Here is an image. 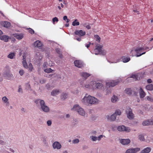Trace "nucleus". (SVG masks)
I'll return each mask as SVG.
<instances>
[{"mask_svg":"<svg viewBox=\"0 0 153 153\" xmlns=\"http://www.w3.org/2000/svg\"><path fill=\"white\" fill-rule=\"evenodd\" d=\"M72 111L77 112L78 114L83 117L85 115V111L84 109L82 108L79 104L74 105L73 107L71 109Z\"/></svg>","mask_w":153,"mask_h":153,"instance_id":"nucleus-1","label":"nucleus"},{"mask_svg":"<svg viewBox=\"0 0 153 153\" xmlns=\"http://www.w3.org/2000/svg\"><path fill=\"white\" fill-rule=\"evenodd\" d=\"M35 102L37 104H40L41 109L43 111L46 113L48 112L49 111V108L46 105L43 100L38 99L36 100L35 101Z\"/></svg>","mask_w":153,"mask_h":153,"instance_id":"nucleus-2","label":"nucleus"},{"mask_svg":"<svg viewBox=\"0 0 153 153\" xmlns=\"http://www.w3.org/2000/svg\"><path fill=\"white\" fill-rule=\"evenodd\" d=\"M90 85L92 86V89L94 90L96 89L101 90L103 87V85L101 83H97L95 81L90 82Z\"/></svg>","mask_w":153,"mask_h":153,"instance_id":"nucleus-3","label":"nucleus"},{"mask_svg":"<svg viewBox=\"0 0 153 153\" xmlns=\"http://www.w3.org/2000/svg\"><path fill=\"white\" fill-rule=\"evenodd\" d=\"M100 101L94 97L88 95V105L98 104Z\"/></svg>","mask_w":153,"mask_h":153,"instance_id":"nucleus-4","label":"nucleus"},{"mask_svg":"<svg viewBox=\"0 0 153 153\" xmlns=\"http://www.w3.org/2000/svg\"><path fill=\"white\" fill-rule=\"evenodd\" d=\"M144 48L143 47H139L137 48L134 51H132V52H136L137 53L136 56L138 57L145 53L146 52H144Z\"/></svg>","mask_w":153,"mask_h":153,"instance_id":"nucleus-5","label":"nucleus"},{"mask_svg":"<svg viewBox=\"0 0 153 153\" xmlns=\"http://www.w3.org/2000/svg\"><path fill=\"white\" fill-rule=\"evenodd\" d=\"M121 79L117 80L116 81L113 80H110L107 81L106 82V85L107 87H113L117 85L119 82L121 81Z\"/></svg>","mask_w":153,"mask_h":153,"instance_id":"nucleus-6","label":"nucleus"},{"mask_svg":"<svg viewBox=\"0 0 153 153\" xmlns=\"http://www.w3.org/2000/svg\"><path fill=\"white\" fill-rule=\"evenodd\" d=\"M52 146L53 149L56 150H60L62 147L61 143L57 141L54 142L52 143Z\"/></svg>","mask_w":153,"mask_h":153,"instance_id":"nucleus-7","label":"nucleus"},{"mask_svg":"<svg viewBox=\"0 0 153 153\" xmlns=\"http://www.w3.org/2000/svg\"><path fill=\"white\" fill-rule=\"evenodd\" d=\"M127 117L130 120L133 119L134 117V114L132 113L131 109L130 108H127L126 111Z\"/></svg>","mask_w":153,"mask_h":153,"instance_id":"nucleus-8","label":"nucleus"},{"mask_svg":"<svg viewBox=\"0 0 153 153\" xmlns=\"http://www.w3.org/2000/svg\"><path fill=\"white\" fill-rule=\"evenodd\" d=\"M2 102L5 105L6 107L8 108L10 105L9 99L6 96H4L2 98Z\"/></svg>","mask_w":153,"mask_h":153,"instance_id":"nucleus-9","label":"nucleus"},{"mask_svg":"<svg viewBox=\"0 0 153 153\" xmlns=\"http://www.w3.org/2000/svg\"><path fill=\"white\" fill-rule=\"evenodd\" d=\"M140 150L139 148H131L127 149L125 153H137Z\"/></svg>","mask_w":153,"mask_h":153,"instance_id":"nucleus-10","label":"nucleus"},{"mask_svg":"<svg viewBox=\"0 0 153 153\" xmlns=\"http://www.w3.org/2000/svg\"><path fill=\"white\" fill-rule=\"evenodd\" d=\"M81 102L85 105H88V95L86 94L81 100Z\"/></svg>","mask_w":153,"mask_h":153,"instance_id":"nucleus-11","label":"nucleus"},{"mask_svg":"<svg viewBox=\"0 0 153 153\" xmlns=\"http://www.w3.org/2000/svg\"><path fill=\"white\" fill-rule=\"evenodd\" d=\"M117 129L119 131H125L127 132H129L130 131L129 128L123 125L119 126L117 127Z\"/></svg>","mask_w":153,"mask_h":153,"instance_id":"nucleus-12","label":"nucleus"},{"mask_svg":"<svg viewBox=\"0 0 153 153\" xmlns=\"http://www.w3.org/2000/svg\"><path fill=\"white\" fill-rule=\"evenodd\" d=\"M120 142L123 145L128 144L131 142V140L128 139H119Z\"/></svg>","mask_w":153,"mask_h":153,"instance_id":"nucleus-13","label":"nucleus"},{"mask_svg":"<svg viewBox=\"0 0 153 153\" xmlns=\"http://www.w3.org/2000/svg\"><path fill=\"white\" fill-rule=\"evenodd\" d=\"M103 137V136L102 135H100L97 137L92 135L90 137V138L92 141L96 142L97 140L100 141L101 139Z\"/></svg>","mask_w":153,"mask_h":153,"instance_id":"nucleus-14","label":"nucleus"},{"mask_svg":"<svg viewBox=\"0 0 153 153\" xmlns=\"http://www.w3.org/2000/svg\"><path fill=\"white\" fill-rule=\"evenodd\" d=\"M102 45H97L95 49L94 50L93 53L95 55L99 54L100 52V49L102 48Z\"/></svg>","mask_w":153,"mask_h":153,"instance_id":"nucleus-15","label":"nucleus"},{"mask_svg":"<svg viewBox=\"0 0 153 153\" xmlns=\"http://www.w3.org/2000/svg\"><path fill=\"white\" fill-rule=\"evenodd\" d=\"M3 76L7 79H10L13 76V75L9 71H6L4 72Z\"/></svg>","mask_w":153,"mask_h":153,"instance_id":"nucleus-16","label":"nucleus"},{"mask_svg":"<svg viewBox=\"0 0 153 153\" xmlns=\"http://www.w3.org/2000/svg\"><path fill=\"white\" fill-rule=\"evenodd\" d=\"M76 35H78L79 36H84L85 34V32L82 30H76L74 32Z\"/></svg>","mask_w":153,"mask_h":153,"instance_id":"nucleus-17","label":"nucleus"},{"mask_svg":"<svg viewBox=\"0 0 153 153\" xmlns=\"http://www.w3.org/2000/svg\"><path fill=\"white\" fill-rule=\"evenodd\" d=\"M106 118L108 120L113 121L115 120L116 116L115 114H113L111 115H107L106 116Z\"/></svg>","mask_w":153,"mask_h":153,"instance_id":"nucleus-18","label":"nucleus"},{"mask_svg":"<svg viewBox=\"0 0 153 153\" xmlns=\"http://www.w3.org/2000/svg\"><path fill=\"white\" fill-rule=\"evenodd\" d=\"M42 55L39 52H36L35 55V59L36 61L38 62L42 60Z\"/></svg>","mask_w":153,"mask_h":153,"instance_id":"nucleus-19","label":"nucleus"},{"mask_svg":"<svg viewBox=\"0 0 153 153\" xmlns=\"http://www.w3.org/2000/svg\"><path fill=\"white\" fill-rule=\"evenodd\" d=\"M74 63L75 66L78 68H81L83 66V63L80 60H76Z\"/></svg>","mask_w":153,"mask_h":153,"instance_id":"nucleus-20","label":"nucleus"},{"mask_svg":"<svg viewBox=\"0 0 153 153\" xmlns=\"http://www.w3.org/2000/svg\"><path fill=\"white\" fill-rule=\"evenodd\" d=\"M142 124L143 126L153 125V119L147 120L143 122Z\"/></svg>","mask_w":153,"mask_h":153,"instance_id":"nucleus-21","label":"nucleus"},{"mask_svg":"<svg viewBox=\"0 0 153 153\" xmlns=\"http://www.w3.org/2000/svg\"><path fill=\"white\" fill-rule=\"evenodd\" d=\"M119 99L120 97L119 96L114 95L111 97V101L112 102L115 103L118 102Z\"/></svg>","mask_w":153,"mask_h":153,"instance_id":"nucleus-22","label":"nucleus"},{"mask_svg":"<svg viewBox=\"0 0 153 153\" xmlns=\"http://www.w3.org/2000/svg\"><path fill=\"white\" fill-rule=\"evenodd\" d=\"M80 75L83 79H86L88 77L90 76L91 74L87 72H82L80 73Z\"/></svg>","mask_w":153,"mask_h":153,"instance_id":"nucleus-23","label":"nucleus"},{"mask_svg":"<svg viewBox=\"0 0 153 153\" xmlns=\"http://www.w3.org/2000/svg\"><path fill=\"white\" fill-rule=\"evenodd\" d=\"M13 36L18 40H20L23 37V35L22 34L16 33L13 34Z\"/></svg>","mask_w":153,"mask_h":153,"instance_id":"nucleus-24","label":"nucleus"},{"mask_svg":"<svg viewBox=\"0 0 153 153\" xmlns=\"http://www.w3.org/2000/svg\"><path fill=\"white\" fill-rule=\"evenodd\" d=\"M9 38V37L8 36L5 35H2L0 36L1 40L6 42H8Z\"/></svg>","mask_w":153,"mask_h":153,"instance_id":"nucleus-25","label":"nucleus"},{"mask_svg":"<svg viewBox=\"0 0 153 153\" xmlns=\"http://www.w3.org/2000/svg\"><path fill=\"white\" fill-rule=\"evenodd\" d=\"M0 24L2 26L6 28L9 27L10 25V23L7 22H0Z\"/></svg>","mask_w":153,"mask_h":153,"instance_id":"nucleus-26","label":"nucleus"},{"mask_svg":"<svg viewBox=\"0 0 153 153\" xmlns=\"http://www.w3.org/2000/svg\"><path fill=\"white\" fill-rule=\"evenodd\" d=\"M151 150V148L147 147L143 149L140 152L141 153H149Z\"/></svg>","mask_w":153,"mask_h":153,"instance_id":"nucleus-27","label":"nucleus"},{"mask_svg":"<svg viewBox=\"0 0 153 153\" xmlns=\"http://www.w3.org/2000/svg\"><path fill=\"white\" fill-rule=\"evenodd\" d=\"M145 142L147 143H149L150 142H153V137L151 136H147L145 139Z\"/></svg>","mask_w":153,"mask_h":153,"instance_id":"nucleus-28","label":"nucleus"},{"mask_svg":"<svg viewBox=\"0 0 153 153\" xmlns=\"http://www.w3.org/2000/svg\"><path fill=\"white\" fill-rule=\"evenodd\" d=\"M138 140L142 141H145V139L144 137V135L142 134H139L138 136Z\"/></svg>","mask_w":153,"mask_h":153,"instance_id":"nucleus-29","label":"nucleus"},{"mask_svg":"<svg viewBox=\"0 0 153 153\" xmlns=\"http://www.w3.org/2000/svg\"><path fill=\"white\" fill-rule=\"evenodd\" d=\"M139 92L140 98H143L145 97V93L141 88H140Z\"/></svg>","mask_w":153,"mask_h":153,"instance_id":"nucleus-30","label":"nucleus"},{"mask_svg":"<svg viewBox=\"0 0 153 153\" xmlns=\"http://www.w3.org/2000/svg\"><path fill=\"white\" fill-rule=\"evenodd\" d=\"M42 43L40 41L37 40L33 44L34 46L35 47H39L42 45Z\"/></svg>","mask_w":153,"mask_h":153,"instance_id":"nucleus-31","label":"nucleus"},{"mask_svg":"<svg viewBox=\"0 0 153 153\" xmlns=\"http://www.w3.org/2000/svg\"><path fill=\"white\" fill-rule=\"evenodd\" d=\"M60 91L58 89L53 90L51 93V94L53 96L56 95L60 93Z\"/></svg>","mask_w":153,"mask_h":153,"instance_id":"nucleus-32","label":"nucleus"},{"mask_svg":"<svg viewBox=\"0 0 153 153\" xmlns=\"http://www.w3.org/2000/svg\"><path fill=\"white\" fill-rule=\"evenodd\" d=\"M24 57H25V59L27 61H29L30 59V56L27 53H25V54L23 56V59H24Z\"/></svg>","mask_w":153,"mask_h":153,"instance_id":"nucleus-33","label":"nucleus"},{"mask_svg":"<svg viewBox=\"0 0 153 153\" xmlns=\"http://www.w3.org/2000/svg\"><path fill=\"white\" fill-rule=\"evenodd\" d=\"M25 57H24V59H22V63L23 65V67L26 68H28V66L27 65V64L26 62V60L25 59Z\"/></svg>","mask_w":153,"mask_h":153,"instance_id":"nucleus-34","label":"nucleus"},{"mask_svg":"<svg viewBox=\"0 0 153 153\" xmlns=\"http://www.w3.org/2000/svg\"><path fill=\"white\" fill-rule=\"evenodd\" d=\"M122 61L124 63L127 62H129L130 60V58L129 57H127L125 56H123L122 57Z\"/></svg>","mask_w":153,"mask_h":153,"instance_id":"nucleus-35","label":"nucleus"},{"mask_svg":"<svg viewBox=\"0 0 153 153\" xmlns=\"http://www.w3.org/2000/svg\"><path fill=\"white\" fill-rule=\"evenodd\" d=\"M79 22L78 20L76 19L72 22V25L74 26H77L79 25Z\"/></svg>","mask_w":153,"mask_h":153,"instance_id":"nucleus-36","label":"nucleus"},{"mask_svg":"<svg viewBox=\"0 0 153 153\" xmlns=\"http://www.w3.org/2000/svg\"><path fill=\"white\" fill-rule=\"evenodd\" d=\"M83 87L86 88L91 89H92V86L90 84L89 85L88 83L84 84L82 86Z\"/></svg>","mask_w":153,"mask_h":153,"instance_id":"nucleus-37","label":"nucleus"},{"mask_svg":"<svg viewBox=\"0 0 153 153\" xmlns=\"http://www.w3.org/2000/svg\"><path fill=\"white\" fill-rule=\"evenodd\" d=\"M146 89L148 90L152 91L153 90V85L150 84L146 87Z\"/></svg>","mask_w":153,"mask_h":153,"instance_id":"nucleus-38","label":"nucleus"},{"mask_svg":"<svg viewBox=\"0 0 153 153\" xmlns=\"http://www.w3.org/2000/svg\"><path fill=\"white\" fill-rule=\"evenodd\" d=\"M15 53H9L7 57L8 58L11 59H13L15 57Z\"/></svg>","mask_w":153,"mask_h":153,"instance_id":"nucleus-39","label":"nucleus"},{"mask_svg":"<svg viewBox=\"0 0 153 153\" xmlns=\"http://www.w3.org/2000/svg\"><path fill=\"white\" fill-rule=\"evenodd\" d=\"M117 116H120L121 114V112L120 110L117 109L116 110L115 112L114 113Z\"/></svg>","mask_w":153,"mask_h":153,"instance_id":"nucleus-40","label":"nucleus"},{"mask_svg":"<svg viewBox=\"0 0 153 153\" xmlns=\"http://www.w3.org/2000/svg\"><path fill=\"white\" fill-rule=\"evenodd\" d=\"M82 26L85 27L88 29H91V27L87 23H83L82 24Z\"/></svg>","mask_w":153,"mask_h":153,"instance_id":"nucleus-41","label":"nucleus"},{"mask_svg":"<svg viewBox=\"0 0 153 153\" xmlns=\"http://www.w3.org/2000/svg\"><path fill=\"white\" fill-rule=\"evenodd\" d=\"M138 74H133L131 76L130 78H133L134 80H138Z\"/></svg>","mask_w":153,"mask_h":153,"instance_id":"nucleus-42","label":"nucleus"},{"mask_svg":"<svg viewBox=\"0 0 153 153\" xmlns=\"http://www.w3.org/2000/svg\"><path fill=\"white\" fill-rule=\"evenodd\" d=\"M125 92L128 94H131V91L130 88H126L125 90Z\"/></svg>","mask_w":153,"mask_h":153,"instance_id":"nucleus-43","label":"nucleus"},{"mask_svg":"<svg viewBox=\"0 0 153 153\" xmlns=\"http://www.w3.org/2000/svg\"><path fill=\"white\" fill-rule=\"evenodd\" d=\"M53 70H52L51 68H47L44 70V71L47 73H50L51 72H53Z\"/></svg>","mask_w":153,"mask_h":153,"instance_id":"nucleus-44","label":"nucleus"},{"mask_svg":"<svg viewBox=\"0 0 153 153\" xmlns=\"http://www.w3.org/2000/svg\"><path fill=\"white\" fill-rule=\"evenodd\" d=\"M106 51L104 50H103L101 48L100 50V52L99 54L102 55H105L106 53Z\"/></svg>","mask_w":153,"mask_h":153,"instance_id":"nucleus-45","label":"nucleus"},{"mask_svg":"<svg viewBox=\"0 0 153 153\" xmlns=\"http://www.w3.org/2000/svg\"><path fill=\"white\" fill-rule=\"evenodd\" d=\"M96 40L98 42H100V38L98 35H95L94 36Z\"/></svg>","mask_w":153,"mask_h":153,"instance_id":"nucleus-46","label":"nucleus"},{"mask_svg":"<svg viewBox=\"0 0 153 153\" xmlns=\"http://www.w3.org/2000/svg\"><path fill=\"white\" fill-rule=\"evenodd\" d=\"M67 97V94L66 93H63L62 95L61 98L63 100H65Z\"/></svg>","mask_w":153,"mask_h":153,"instance_id":"nucleus-47","label":"nucleus"},{"mask_svg":"<svg viewBox=\"0 0 153 153\" xmlns=\"http://www.w3.org/2000/svg\"><path fill=\"white\" fill-rule=\"evenodd\" d=\"M79 141L78 139L76 138L72 140V143L74 144H76L78 143Z\"/></svg>","mask_w":153,"mask_h":153,"instance_id":"nucleus-48","label":"nucleus"},{"mask_svg":"<svg viewBox=\"0 0 153 153\" xmlns=\"http://www.w3.org/2000/svg\"><path fill=\"white\" fill-rule=\"evenodd\" d=\"M28 66V68H28L30 71H32L33 70V67L32 64L30 63Z\"/></svg>","mask_w":153,"mask_h":153,"instance_id":"nucleus-49","label":"nucleus"},{"mask_svg":"<svg viewBox=\"0 0 153 153\" xmlns=\"http://www.w3.org/2000/svg\"><path fill=\"white\" fill-rule=\"evenodd\" d=\"M120 61V59H116V60L114 61H113V62H110V61H109L108 60V62L110 63H117V62H119Z\"/></svg>","mask_w":153,"mask_h":153,"instance_id":"nucleus-50","label":"nucleus"},{"mask_svg":"<svg viewBox=\"0 0 153 153\" xmlns=\"http://www.w3.org/2000/svg\"><path fill=\"white\" fill-rule=\"evenodd\" d=\"M53 23L55 24V22H57L58 21V19L56 17H55L52 19Z\"/></svg>","mask_w":153,"mask_h":153,"instance_id":"nucleus-51","label":"nucleus"},{"mask_svg":"<svg viewBox=\"0 0 153 153\" xmlns=\"http://www.w3.org/2000/svg\"><path fill=\"white\" fill-rule=\"evenodd\" d=\"M147 100L153 102V98L150 96H147L146 97Z\"/></svg>","mask_w":153,"mask_h":153,"instance_id":"nucleus-52","label":"nucleus"},{"mask_svg":"<svg viewBox=\"0 0 153 153\" xmlns=\"http://www.w3.org/2000/svg\"><path fill=\"white\" fill-rule=\"evenodd\" d=\"M63 19L64 20H65V21L66 20L67 23H68L70 21V20L69 19H68L67 17L66 16H65L63 17Z\"/></svg>","mask_w":153,"mask_h":153,"instance_id":"nucleus-53","label":"nucleus"},{"mask_svg":"<svg viewBox=\"0 0 153 153\" xmlns=\"http://www.w3.org/2000/svg\"><path fill=\"white\" fill-rule=\"evenodd\" d=\"M49 58H48V59H47L46 60L47 61H49V63L48 64V65L50 66H51L53 65V63L52 61H49Z\"/></svg>","mask_w":153,"mask_h":153,"instance_id":"nucleus-54","label":"nucleus"},{"mask_svg":"<svg viewBox=\"0 0 153 153\" xmlns=\"http://www.w3.org/2000/svg\"><path fill=\"white\" fill-rule=\"evenodd\" d=\"M111 91L110 88H107L105 91L106 94H108L111 93Z\"/></svg>","mask_w":153,"mask_h":153,"instance_id":"nucleus-55","label":"nucleus"},{"mask_svg":"<svg viewBox=\"0 0 153 153\" xmlns=\"http://www.w3.org/2000/svg\"><path fill=\"white\" fill-rule=\"evenodd\" d=\"M134 51V50H132L131 52H130V54H131V55L134 56H136V54H137V53H136V52H132V51Z\"/></svg>","mask_w":153,"mask_h":153,"instance_id":"nucleus-56","label":"nucleus"},{"mask_svg":"<svg viewBox=\"0 0 153 153\" xmlns=\"http://www.w3.org/2000/svg\"><path fill=\"white\" fill-rule=\"evenodd\" d=\"M19 73L21 76H22L24 74L25 72L23 70L21 69L19 71Z\"/></svg>","mask_w":153,"mask_h":153,"instance_id":"nucleus-57","label":"nucleus"},{"mask_svg":"<svg viewBox=\"0 0 153 153\" xmlns=\"http://www.w3.org/2000/svg\"><path fill=\"white\" fill-rule=\"evenodd\" d=\"M25 86H26V89H27V90L29 89H30V85L28 83H26V84Z\"/></svg>","mask_w":153,"mask_h":153,"instance_id":"nucleus-58","label":"nucleus"},{"mask_svg":"<svg viewBox=\"0 0 153 153\" xmlns=\"http://www.w3.org/2000/svg\"><path fill=\"white\" fill-rule=\"evenodd\" d=\"M28 31L31 34H33L34 33V31L30 28L28 29Z\"/></svg>","mask_w":153,"mask_h":153,"instance_id":"nucleus-59","label":"nucleus"},{"mask_svg":"<svg viewBox=\"0 0 153 153\" xmlns=\"http://www.w3.org/2000/svg\"><path fill=\"white\" fill-rule=\"evenodd\" d=\"M47 123L48 126H51L52 124V122L51 120H48L47 121Z\"/></svg>","mask_w":153,"mask_h":153,"instance_id":"nucleus-60","label":"nucleus"},{"mask_svg":"<svg viewBox=\"0 0 153 153\" xmlns=\"http://www.w3.org/2000/svg\"><path fill=\"white\" fill-rule=\"evenodd\" d=\"M18 92H19L22 93V89L21 86H19V88L18 89Z\"/></svg>","mask_w":153,"mask_h":153,"instance_id":"nucleus-61","label":"nucleus"},{"mask_svg":"<svg viewBox=\"0 0 153 153\" xmlns=\"http://www.w3.org/2000/svg\"><path fill=\"white\" fill-rule=\"evenodd\" d=\"M48 64L47 62H45L43 65V66L44 68H46L47 67V65H48Z\"/></svg>","mask_w":153,"mask_h":153,"instance_id":"nucleus-62","label":"nucleus"},{"mask_svg":"<svg viewBox=\"0 0 153 153\" xmlns=\"http://www.w3.org/2000/svg\"><path fill=\"white\" fill-rule=\"evenodd\" d=\"M117 128L116 126L115 125L112 126V129L114 131L116 130Z\"/></svg>","mask_w":153,"mask_h":153,"instance_id":"nucleus-63","label":"nucleus"},{"mask_svg":"<svg viewBox=\"0 0 153 153\" xmlns=\"http://www.w3.org/2000/svg\"><path fill=\"white\" fill-rule=\"evenodd\" d=\"M91 44V43L90 42H89L88 43V44H85V46L87 48L89 47L90 45Z\"/></svg>","mask_w":153,"mask_h":153,"instance_id":"nucleus-64","label":"nucleus"}]
</instances>
